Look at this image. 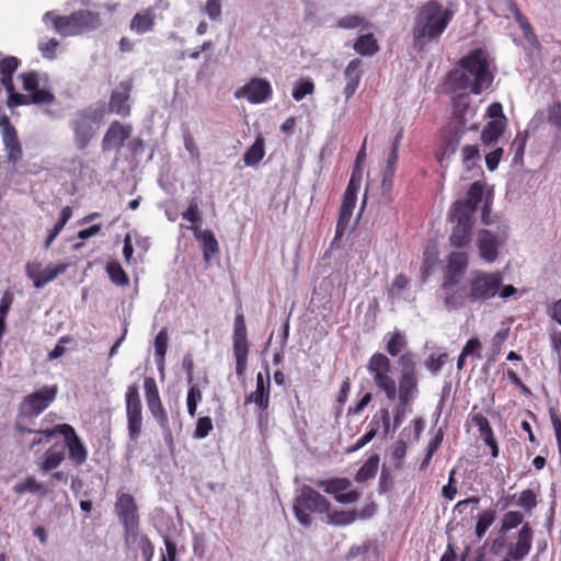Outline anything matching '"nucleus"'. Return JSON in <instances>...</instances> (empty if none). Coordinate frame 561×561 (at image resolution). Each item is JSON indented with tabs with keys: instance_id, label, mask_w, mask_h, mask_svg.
Masks as SVG:
<instances>
[{
	"instance_id": "nucleus-1",
	"label": "nucleus",
	"mask_w": 561,
	"mask_h": 561,
	"mask_svg": "<svg viewBox=\"0 0 561 561\" xmlns=\"http://www.w3.org/2000/svg\"><path fill=\"white\" fill-rule=\"evenodd\" d=\"M454 18V11L444 8L438 0H427L415 14L412 26V47L423 51L425 47L437 42Z\"/></svg>"
},
{
	"instance_id": "nucleus-2",
	"label": "nucleus",
	"mask_w": 561,
	"mask_h": 561,
	"mask_svg": "<svg viewBox=\"0 0 561 561\" xmlns=\"http://www.w3.org/2000/svg\"><path fill=\"white\" fill-rule=\"evenodd\" d=\"M460 69L451 70L448 73V83L454 91L469 89L474 95L481 94L488 89L494 79L490 71L486 51L476 48L460 58Z\"/></svg>"
},
{
	"instance_id": "nucleus-3",
	"label": "nucleus",
	"mask_w": 561,
	"mask_h": 561,
	"mask_svg": "<svg viewBox=\"0 0 561 561\" xmlns=\"http://www.w3.org/2000/svg\"><path fill=\"white\" fill-rule=\"evenodd\" d=\"M45 18L51 19L54 28L64 37L92 33L103 26L101 14L88 9L77 10L68 15H54V12H47Z\"/></svg>"
},
{
	"instance_id": "nucleus-4",
	"label": "nucleus",
	"mask_w": 561,
	"mask_h": 561,
	"mask_svg": "<svg viewBox=\"0 0 561 561\" xmlns=\"http://www.w3.org/2000/svg\"><path fill=\"white\" fill-rule=\"evenodd\" d=\"M331 507L330 501L310 485H302L295 496L293 511L298 523L309 528L312 524L310 513H328Z\"/></svg>"
},
{
	"instance_id": "nucleus-5",
	"label": "nucleus",
	"mask_w": 561,
	"mask_h": 561,
	"mask_svg": "<svg viewBox=\"0 0 561 561\" xmlns=\"http://www.w3.org/2000/svg\"><path fill=\"white\" fill-rule=\"evenodd\" d=\"M103 107H87L76 112L69 126L73 133L76 147L83 151L95 135L94 124L100 123L104 117Z\"/></svg>"
},
{
	"instance_id": "nucleus-6",
	"label": "nucleus",
	"mask_w": 561,
	"mask_h": 561,
	"mask_svg": "<svg viewBox=\"0 0 561 561\" xmlns=\"http://www.w3.org/2000/svg\"><path fill=\"white\" fill-rule=\"evenodd\" d=\"M503 283L501 272L473 271L468 284V298L471 301H485L494 298Z\"/></svg>"
},
{
	"instance_id": "nucleus-7",
	"label": "nucleus",
	"mask_w": 561,
	"mask_h": 561,
	"mask_svg": "<svg viewBox=\"0 0 561 561\" xmlns=\"http://www.w3.org/2000/svg\"><path fill=\"white\" fill-rule=\"evenodd\" d=\"M115 512L124 528L125 541L135 542L138 538L140 518L135 497L129 493L117 495Z\"/></svg>"
},
{
	"instance_id": "nucleus-8",
	"label": "nucleus",
	"mask_w": 561,
	"mask_h": 561,
	"mask_svg": "<svg viewBox=\"0 0 561 561\" xmlns=\"http://www.w3.org/2000/svg\"><path fill=\"white\" fill-rule=\"evenodd\" d=\"M367 370L378 389L385 392L387 399L397 398V386L391 375L390 359L382 353H375L367 363Z\"/></svg>"
},
{
	"instance_id": "nucleus-9",
	"label": "nucleus",
	"mask_w": 561,
	"mask_h": 561,
	"mask_svg": "<svg viewBox=\"0 0 561 561\" xmlns=\"http://www.w3.org/2000/svg\"><path fill=\"white\" fill-rule=\"evenodd\" d=\"M508 239V226L499 225L496 230L481 229L477 237V248L481 260L493 263L499 256V250Z\"/></svg>"
},
{
	"instance_id": "nucleus-10",
	"label": "nucleus",
	"mask_w": 561,
	"mask_h": 561,
	"mask_svg": "<svg viewBox=\"0 0 561 561\" xmlns=\"http://www.w3.org/2000/svg\"><path fill=\"white\" fill-rule=\"evenodd\" d=\"M232 350L236 358V374L238 377H243L248 367L249 342L245 318L241 306L237 310L234 318Z\"/></svg>"
},
{
	"instance_id": "nucleus-11",
	"label": "nucleus",
	"mask_w": 561,
	"mask_h": 561,
	"mask_svg": "<svg viewBox=\"0 0 561 561\" xmlns=\"http://www.w3.org/2000/svg\"><path fill=\"white\" fill-rule=\"evenodd\" d=\"M58 387L45 386L33 393L25 396L19 405L18 415L22 417H36L42 414L56 399Z\"/></svg>"
},
{
	"instance_id": "nucleus-12",
	"label": "nucleus",
	"mask_w": 561,
	"mask_h": 561,
	"mask_svg": "<svg viewBox=\"0 0 561 561\" xmlns=\"http://www.w3.org/2000/svg\"><path fill=\"white\" fill-rule=\"evenodd\" d=\"M22 61L15 56H7L0 65V85H2L8 93L7 105L9 107H15L21 105H27L31 99L25 95L18 93L13 83V75L21 66Z\"/></svg>"
},
{
	"instance_id": "nucleus-13",
	"label": "nucleus",
	"mask_w": 561,
	"mask_h": 561,
	"mask_svg": "<svg viewBox=\"0 0 561 561\" xmlns=\"http://www.w3.org/2000/svg\"><path fill=\"white\" fill-rule=\"evenodd\" d=\"M467 130L468 128L465 119L449 122L443 128L439 147L436 153L437 161L442 162L444 159L449 158L457 151Z\"/></svg>"
},
{
	"instance_id": "nucleus-14",
	"label": "nucleus",
	"mask_w": 561,
	"mask_h": 561,
	"mask_svg": "<svg viewBox=\"0 0 561 561\" xmlns=\"http://www.w3.org/2000/svg\"><path fill=\"white\" fill-rule=\"evenodd\" d=\"M271 399V377L270 369L266 366L265 374L259 371L255 377V390L244 398V404L253 403L259 412V421L268 416Z\"/></svg>"
},
{
	"instance_id": "nucleus-15",
	"label": "nucleus",
	"mask_w": 561,
	"mask_h": 561,
	"mask_svg": "<svg viewBox=\"0 0 561 561\" xmlns=\"http://www.w3.org/2000/svg\"><path fill=\"white\" fill-rule=\"evenodd\" d=\"M126 415L128 435L131 440H137L141 434L142 407L136 385H130L126 391Z\"/></svg>"
},
{
	"instance_id": "nucleus-16",
	"label": "nucleus",
	"mask_w": 561,
	"mask_h": 561,
	"mask_svg": "<svg viewBox=\"0 0 561 561\" xmlns=\"http://www.w3.org/2000/svg\"><path fill=\"white\" fill-rule=\"evenodd\" d=\"M450 220L454 222L449 234V243L456 249H463L470 245L474 217L450 210Z\"/></svg>"
},
{
	"instance_id": "nucleus-17",
	"label": "nucleus",
	"mask_w": 561,
	"mask_h": 561,
	"mask_svg": "<svg viewBox=\"0 0 561 561\" xmlns=\"http://www.w3.org/2000/svg\"><path fill=\"white\" fill-rule=\"evenodd\" d=\"M144 388L147 405L150 413L162 428H168L169 417L160 399L156 379L153 377H145Z\"/></svg>"
},
{
	"instance_id": "nucleus-18",
	"label": "nucleus",
	"mask_w": 561,
	"mask_h": 561,
	"mask_svg": "<svg viewBox=\"0 0 561 561\" xmlns=\"http://www.w3.org/2000/svg\"><path fill=\"white\" fill-rule=\"evenodd\" d=\"M23 89L28 93L33 104L50 105L55 102L54 93L47 89H39V76L36 71H27L20 75Z\"/></svg>"
},
{
	"instance_id": "nucleus-19",
	"label": "nucleus",
	"mask_w": 561,
	"mask_h": 561,
	"mask_svg": "<svg viewBox=\"0 0 561 561\" xmlns=\"http://www.w3.org/2000/svg\"><path fill=\"white\" fill-rule=\"evenodd\" d=\"M273 90L271 83L261 78L251 79L245 85L238 89L236 98H245L252 104H260L272 96Z\"/></svg>"
},
{
	"instance_id": "nucleus-20",
	"label": "nucleus",
	"mask_w": 561,
	"mask_h": 561,
	"mask_svg": "<svg viewBox=\"0 0 561 561\" xmlns=\"http://www.w3.org/2000/svg\"><path fill=\"white\" fill-rule=\"evenodd\" d=\"M133 90V80L121 81L116 89L110 95L108 110L121 116H128L130 114V92Z\"/></svg>"
},
{
	"instance_id": "nucleus-21",
	"label": "nucleus",
	"mask_w": 561,
	"mask_h": 561,
	"mask_svg": "<svg viewBox=\"0 0 561 561\" xmlns=\"http://www.w3.org/2000/svg\"><path fill=\"white\" fill-rule=\"evenodd\" d=\"M131 130L130 125L122 124L118 121L112 122L102 139L103 151L112 149L119 151L124 142L130 137Z\"/></svg>"
},
{
	"instance_id": "nucleus-22",
	"label": "nucleus",
	"mask_w": 561,
	"mask_h": 561,
	"mask_svg": "<svg viewBox=\"0 0 561 561\" xmlns=\"http://www.w3.org/2000/svg\"><path fill=\"white\" fill-rule=\"evenodd\" d=\"M66 268L67 266L65 264L42 268L41 263L32 262L26 264V275L33 280L36 288H42L49 282L54 280L59 274L64 273Z\"/></svg>"
},
{
	"instance_id": "nucleus-23",
	"label": "nucleus",
	"mask_w": 561,
	"mask_h": 561,
	"mask_svg": "<svg viewBox=\"0 0 561 561\" xmlns=\"http://www.w3.org/2000/svg\"><path fill=\"white\" fill-rule=\"evenodd\" d=\"M1 138L8 163L15 165L23 158V147L16 128L13 125L7 124L5 129L1 130Z\"/></svg>"
},
{
	"instance_id": "nucleus-24",
	"label": "nucleus",
	"mask_w": 561,
	"mask_h": 561,
	"mask_svg": "<svg viewBox=\"0 0 561 561\" xmlns=\"http://www.w3.org/2000/svg\"><path fill=\"white\" fill-rule=\"evenodd\" d=\"M483 188L484 186L481 182H473L467 192V198L465 201H456L450 210L474 217L478 205L483 197Z\"/></svg>"
},
{
	"instance_id": "nucleus-25",
	"label": "nucleus",
	"mask_w": 561,
	"mask_h": 561,
	"mask_svg": "<svg viewBox=\"0 0 561 561\" xmlns=\"http://www.w3.org/2000/svg\"><path fill=\"white\" fill-rule=\"evenodd\" d=\"M195 239L199 241L203 251V259L209 262L220 251L218 241L211 230H202L198 226H191Z\"/></svg>"
},
{
	"instance_id": "nucleus-26",
	"label": "nucleus",
	"mask_w": 561,
	"mask_h": 561,
	"mask_svg": "<svg viewBox=\"0 0 561 561\" xmlns=\"http://www.w3.org/2000/svg\"><path fill=\"white\" fill-rule=\"evenodd\" d=\"M534 531L528 523L523 524L517 533L515 546L508 551V557L514 561L523 560L531 550Z\"/></svg>"
},
{
	"instance_id": "nucleus-27",
	"label": "nucleus",
	"mask_w": 561,
	"mask_h": 561,
	"mask_svg": "<svg viewBox=\"0 0 561 561\" xmlns=\"http://www.w3.org/2000/svg\"><path fill=\"white\" fill-rule=\"evenodd\" d=\"M64 438L62 445L68 449V458L76 466H82L88 459V450L75 428L72 427V433H67Z\"/></svg>"
},
{
	"instance_id": "nucleus-28",
	"label": "nucleus",
	"mask_w": 561,
	"mask_h": 561,
	"mask_svg": "<svg viewBox=\"0 0 561 561\" xmlns=\"http://www.w3.org/2000/svg\"><path fill=\"white\" fill-rule=\"evenodd\" d=\"M470 420L472 424L478 427L485 445L490 448L491 456L496 458L499 456V446L489 420L480 412L471 413Z\"/></svg>"
},
{
	"instance_id": "nucleus-29",
	"label": "nucleus",
	"mask_w": 561,
	"mask_h": 561,
	"mask_svg": "<svg viewBox=\"0 0 561 561\" xmlns=\"http://www.w3.org/2000/svg\"><path fill=\"white\" fill-rule=\"evenodd\" d=\"M362 64L363 61L360 58H354L347 64L346 68L344 69V78L346 80V85L344 87L343 93L346 100H350L355 94L357 88L359 87L363 76V71L360 69Z\"/></svg>"
},
{
	"instance_id": "nucleus-30",
	"label": "nucleus",
	"mask_w": 561,
	"mask_h": 561,
	"mask_svg": "<svg viewBox=\"0 0 561 561\" xmlns=\"http://www.w3.org/2000/svg\"><path fill=\"white\" fill-rule=\"evenodd\" d=\"M156 25V13L152 8L138 11L130 20L129 28L131 32L141 35L151 32Z\"/></svg>"
},
{
	"instance_id": "nucleus-31",
	"label": "nucleus",
	"mask_w": 561,
	"mask_h": 561,
	"mask_svg": "<svg viewBox=\"0 0 561 561\" xmlns=\"http://www.w3.org/2000/svg\"><path fill=\"white\" fill-rule=\"evenodd\" d=\"M65 460V446L61 443H55L43 455V460L38 468L43 472H49L58 468Z\"/></svg>"
},
{
	"instance_id": "nucleus-32",
	"label": "nucleus",
	"mask_w": 561,
	"mask_h": 561,
	"mask_svg": "<svg viewBox=\"0 0 561 561\" xmlns=\"http://www.w3.org/2000/svg\"><path fill=\"white\" fill-rule=\"evenodd\" d=\"M419 376L400 375L397 397L402 407L410 403L414 393H417Z\"/></svg>"
},
{
	"instance_id": "nucleus-33",
	"label": "nucleus",
	"mask_w": 561,
	"mask_h": 561,
	"mask_svg": "<svg viewBox=\"0 0 561 561\" xmlns=\"http://www.w3.org/2000/svg\"><path fill=\"white\" fill-rule=\"evenodd\" d=\"M360 56H374L379 50L378 42L373 33L359 35L353 45Z\"/></svg>"
},
{
	"instance_id": "nucleus-34",
	"label": "nucleus",
	"mask_w": 561,
	"mask_h": 561,
	"mask_svg": "<svg viewBox=\"0 0 561 561\" xmlns=\"http://www.w3.org/2000/svg\"><path fill=\"white\" fill-rule=\"evenodd\" d=\"M506 124L501 119H492L486 123L481 131V140L490 146L499 140L505 130Z\"/></svg>"
},
{
	"instance_id": "nucleus-35",
	"label": "nucleus",
	"mask_w": 561,
	"mask_h": 561,
	"mask_svg": "<svg viewBox=\"0 0 561 561\" xmlns=\"http://www.w3.org/2000/svg\"><path fill=\"white\" fill-rule=\"evenodd\" d=\"M316 484L325 493L334 495V497L343 491H346L352 482L347 478H331L327 480H318Z\"/></svg>"
},
{
	"instance_id": "nucleus-36",
	"label": "nucleus",
	"mask_w": 561,
	"mask_h": 561,
	"mask_svg": "<svg viewBox=\"0 0 561 561\" xmlns=\"http://www.w3.org/2000/svg\"><path fill=\"white\" fill-rule=\"evenodd\" d=\"M379 461V455L374 454L369 456V458L363 463V466L356 472L355 481L363 483L375 478L378 471Z\"/></svg>"
},
{
	"instance_id": "nucleus-37",
	"label": "nucleus",
	"mask_w": 561,
	"mask_h": 561,
	"mask_svg": "<svg viewBox=\"0 0 561 561\" xmlns=\"http://www.w3.org/2000/svg\"><path fill=\"white\" fill-rule=\"evenodd\" d=\"M264 138L259 136L254 144L245 151L243 161L248 167H255L264 158Z\"/></svg>"
},
{
	"instance_id": "nucleus-38",
	"label": "nucleus",
	"mask_w": 561,
	"mask_h": 561,
	"mask_svg": "<svg viewBox=\"0 0 561 561\" xmlns=\"http://www.w3.org/2000/svg\"><path fill=\"white\" fill-rule=\"evenodd\" d=\"M505 5L508 9V11L513 14L519 27L522 28L524 36L527 39H529L530 36H535L529 21L525 15H523L517 3L514 0H505Z\"/></svg>"
},
{
	"instance_id": "nucleus-39",
	"label": "nucleus",
	"mask_w": 561,
	"mask_h": 561,
	"mask_svg": "<svg viewBox=\"0 0 561 561\" xmlns=\"http://www.w3.org/2000/svg\"><path fill=\"white\" fill-rule=\"evenodd\" d=\"M72 216V208L70 206H65L60 211V218L59 220L54 225L53 229L49 231L44 247L45 249H49L54 240L57 238V236L62 231L66 224Z\"/></svg>"
},
{
	"instance_id": "nucleus-40",
	"label": "nucleus",
	"mask_w": 561,
	"mask_h": 561,
	"mask_svg": "<svg viewBox=\"0 0 561 561\" xmlns=\"http://www.w3.org/2000/svg\"><path fill=\"white\" fill-rule=\"evenodd\" d=\"M327 514V523L334 526H346L356 520L358 513L355 511H332Z\"/></svg>"
},
{
	"instance_id": "nucleus-41",
	"label": "nucleus",
	"mask_w": 561,
	"mask_h": 561,
	"mask_svg": "<svg viewBox=\"0 0 561 561\" xmlns=\"http://www.w3.org/2000/svg\"><path fill=\"white\" fill-rule=\"evenodd\" d=\"M528 140V131H518L511 144V151L513 152V163L518 165L523 164L526 144Z\"/></svg>"
},
{
	"instance_id": "nucleus-42",
	"label": "nucleus",
	"mask_w": 561,
	"mask_h": 561,
	"mask_svg": "<svg viewBox=\"0 0 561 561\" xmlns=\"http://www.w3.org/2000/svg\"><path fill=\"white\" fill-rule=\"evenodd\" d=\"M398 365L400 367V375L419 376L416 355L413 352L402 353L398 358Z\"/></svg>"
},
{
	"instance_id": "nucleus-43",
	"label": "nucleus",
	"mask_w": 561,
	"mask_h": 561,
	"mask_svg": "<svg viewBox=\"0 0 561 561\" xmlns=\"http://www.w3.org/2000/svg\"><path fill=\"white\" fill-rule=\"evenodd\" d=\"M106 273L108 274L112 283L118 286H126L129 284V277L122 267V265L116 261H111L106 264Z\"/></svg>"
},
{
	"instance_id": "nucleus-44",
	"label": "nucleus",
	"mask_w": 561,
	"mask_h": 561,
	"mask_svg": "<svg viewBox=\"0 0 561 561\" xmlns=\"http://www.w3.org/2000/svg\"><path fill=\"white\" fill-rule=\"evenodd\" d=\"M407 345L408 342L404 334L399 331H394L389 334L386 351L390 356L394 357L398 356L407 347Z\"/></svg>"
},
{
	"instance_id": "nucleus-45",
	"label": "nucleus",
	"mask_w": 561,
	"mask_h": 561,
	"mask_svg": "<svg viewBox=\"0 0 561 561\" xmlns=\"http://www.w3.org/2000/svg\"><path fill=\"white\" fill-rule=\"evenodd\" d=\"M336 26L343 30L364 28L370 27V23L363 16L357 14L345 15L337 20Z\"/></svg>"
},
{
	"instance_id": "nucleus-46",
	"label": "nucleus",
	"mask_w": 561,
	"mask_h": 561,
	"mask_svg": "<svg viewBox=\"0 0 561 561\" xmlns=\"http://www.w3.org/2000/svg\"><path fill=\"white\" fill-rule=\"evenodd\" d=\"M495 520V511L493 510H485L482 513L478 515V520L476 524V536L481 539L486 534L490 526Z\"/></svg>"
},
{
	"instance_id": "nucleus-47",
	"label": "nucleus",
	"mask_w": 561,
	"mask_h": 561,
	"mask_svg": "<svg viewBox=\"0 0 561 561\" xmlns=\"http://www.w3.org/2000/svg\"><path fill=\"white\" fill-rule=\"evenodd\" d=\"M203 400V393L198 385L193 383L187 390L186 407L187 413L191 417H194L197 413V407Z\"/></svg>"
},
{
	"instance_id": "nucleus-48",
	"label": "nucleus",
	"mask_w": 561,
	"mask_h": 561,
	"mask_svg": "<svg viewBox=\"0 0 561 561\" xmlns=\"http://www.w3.org/2000/svg\"><path fill=\"white\" fill-rule=\"evenodd\" d=\"M13 491L16 494H23L25 492L46 493L44 484L37 482L36 479L34 477H32V476H28L24 481L16 483L13 486Z\"/></svg>"
},
{
	"instance_id": "nucleus-49",
	"label": "nucleus",
	"mask_w": 561,
	"mask_h": 561,
	"mask_svg": "<svg viewBox=\"0 0 561 561\" xmlns=\"http://www.w3.org/2000/svg\"><path fill=\"white\" fill-rule=\"evenodd\" d=\"M468 267V255L465 252H451L447 257V268L461 273Z\"/></svg>"
},
{
	"instance_id": "nucleus-50",
	"label": "nucleus",
	"mask_w": 561,
	"mask_h": 561,
	"mask_svg": "<svg viewBox=\"0 0 561 561\" xmlns=\"http://www.w3.org/2000/svg\"><path fill=\"white\" fill-rule=\"evenodd\" d=\"M378 433V423L376 422H369L368 424V431L352 446L347 447L346 453L352 454L360 448H363L365 445L370 443Z\"/></svg>"
},
{
	"instance_id": "nucleus-51",
	"label": "nucleus",
	"mask_w": 561,
	"mask_h": 561,
	"mask_svg": "<svg viewBox=\"0 0 561 561\" xmlns=\"http://www.w3.org/2000/svg\"><path fill=\"white\" fill-rule=\"evenodd\" d=\"M524 520V514L518 511H510L504 514L502 524H501V530L506 533L508 530H512L516 527H518L520 524H523Z\"/></svg>"
},
{
	"instance_id": "nucleus-52",
	"label": "nucleus",
	"mask_w": 561,
	"mask_h": 561,
	"mask_svg": "<svg viewBox=\"0 0 561 561\" xmlns=\"http://www.w3.org/2000/svg\"><path fill=\"white\" fill-rule=\"evenodd\" d=\"M168 330L165 328L161 329L154 337V352L157 356V360L163 362L164 356L168 350Z\"/></svg>"
},
{
	"instance_id": "nucleus-53",
	"label": "nucleus",
	"mask_w": 561,
	"mask_h": 561,
	"mask_svg": "<svg viewBox=\"0 0 561 561\" xmlns=\"http://www.w3.org/2000/svg\"><path fill=\"white\" fill-rule=\"evenodd\" d=\"M352 216H353L352 210H346V209L340 208L339 218H337V222H336V229H335V238H341L345 234V232L350 228Z\"/></svg>"
},
{
	"instance_id": "nucleus-54",
	"label": "nucleus",
	"mask_w": 561,
	"mask_h": 561,
	"mask_svg": "<svg viewBox=\"0 0 561 561\" xmlns=\"http://www.w3.org/2000/svg\"><path fill=\"white\" fill-rule=\"evenodd\" d=\"M517 505L526 512H531L537 506V495L530 489L520 492Z\"/></svg>"
},
{
	"instance_id": "nucleus-55",
	"label": "nucleus",
	"mask_w": 561,
	"mask_h": 561,
	"mask_svg": "<svg viewBox=\"0 0 561 561\" xmlns=\"http://www.w3.org/2000/svg\"><path fill=\"white\" fill-rule=\"evenodd\" d=\"M213 421L209 416H201L198 417L194 431V437L196 439L206 438L210 432L213 431Z\"/></svg>"
},
{
	"instance_id": "nucleus-56",
	"label": "nucleus",
	"mask_w": 561,
	"mask_h": 561,
	"mask_svg": "<svg viewBox=\"0 0 561 561\" xmlns=\"http://www.w3.org/2000/svg\"><path fill=\"white\" fill-rule=\"evenodd\" d=\"M314 90V83L311 79L300 80L293 90V98L301 101L306 95L311 94Z\"/></svg>"
},
{
	"instance_id": "nucleus-57",
	"label": "nucleus",
	"mask_w": 561,
	"mask_h": 561,
	"mask_svg": "<svg viewBox=\"0 0 561 561\" xmlns=\"http://www.w3.org/2000/svg\"><path fill=\"white\" fill-rule=\"evenodd\" d=\"M182 218L191 222L192 226H198L202 222L201 211L195 199L188 203L187 208L182 213Z\"/></svg>"
},
{
	"instance_id": "nucleus-58",
	"label": "nucleus",
	"mask_w": 561,
	"mask_h": 561,
	"mask_svg": "<svg viewBox=\"0 0 561 561\" xmlns=\"http://www.w3.org/2000/svg\"><path fill=\"white\" fill-rule=\"evenodd\" d=\"M138 547L144 561H151L154 554V546L147 535H138Z\"/></svg>"
},
{
	"instance_id": "nucleus-59",
	"label": "nucleus",
	"mask_w": 561,
	"mask_h": 561,
	"mask_svg": "<svg viewBox=\"0 0 561 561\" xmlns=\"http://www.w3.org/2000/svg\"><path fill=\"white\" fill-rule=\"evenodd\" d=\"M376 420L378 423V430L380 428V426H382L383 435L387 436L390 433L391 422L389 410L386 408L380 409L377 413L374 414L370 422H376Z\"/></svg>"
},
{
	"instance_id": "nucleus-60",
	"label": "nucleus",
	"mask_w": 561,
	"mask_h": 561,
	"mask_svg": "<svg viewBox=\"0 0 561 561\" xmlns=\"http://www.w3.org/2000/svg\"><path fill=\"white\" fill-rule=\"evenodd\" d=\"M549 414H550L552 427L554 430V435H556L557 445H558V453L560 456V463H561V416L558 414V412L554 409H550Z\"/></svg>"
},
{
	"instance_id": "nucleus-61",
	"label": "nucleus",
	"mask_w": 561,
	"mask_h": 561,
	"mask_svg": "<svg viewBox=\"0 0 561 561\" xmlns=\"http://www.w3.org/2000/svg\"><path fill=\"white\" fill-rule=\"evenodd\" d=\"M58 47L59 42L56 38H50L44 43H41L38 49L42 53L43 57L47 59H54Z\"/></svg>"
},
{
	"instance_id": "nucleus-62",
	"label": "nucleus",
	"mask_w": 561,
	"mask_h": 561,
	"mask_svg": "<svg viewBox=\"0 0 561 561\" xmlns=\"http://www.w3.org/2000/svg\"><path fill=\"white\" fill-rule=\"evenodd\" d=\"M360 183H362L360 172H359V170H357V168H354L344 193L357 197L358 191L360 188Z\"/></svg>"
},
{
	"instance_id": "nucleus-63",
	"label": "nucleus",
	"mask_w": 561,
	"mask_h": 561,
	"mask_svg": "<svg viewBox=\"0 0 561 561\" xmlns=\"http://www.w3.org/2000/svg\"><path fill=\"white\" fill-rule=\"evenodd\" d=\"M505 377L513 383L524 396H530V389L523 382L517 373L513 369H507L505 373Z\"/></svg>"
},
{
	"instance_id": "nucleus-64",
	"label": "nucleus",
	"mask_w": 561,
	"mask_h": 561,
	"mask_svg": "<svg viewBox=\"0 0 561 561\" xmlns=\"http://www.w3.org/2000/svg\"><path fill=\"white\" fill-rule=\"evenodd\" d=\"M548 122L556 127H561V103H553L548 107Z\"/></svg>"
}]
</instances>
